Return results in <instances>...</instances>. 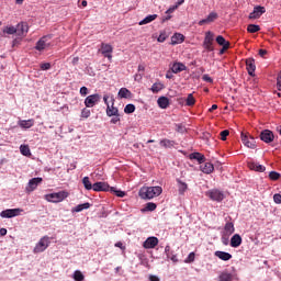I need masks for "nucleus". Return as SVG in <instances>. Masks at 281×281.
Here are the masks:
<instances>
[{"instance_id": "f257e3e1", "label": "nucleus", "mask_w": 281, "mask_h": 281, "mask_svg": "<svg viewBox=\"0 0 281 281\" xmlns=\"http://www.w3.org/2000/svg\"><path fill=\"white\" fill-rule=\"evenodd\" d=\"M161 192H164V189L159 186L157 187H142L138 191V195L140 199L150 201V199H155L157 196H160Z\"/></svg>"}, {"instance_id": "f03ea898", "label": "nucleus", "mask_w": 281, "mask_h": 281, "mask_svg": "<svg viewBox=\"0 0 281 281\" xmlns=\"http://www.w3.org/2000/svg\"><path fill=\"white\" fill-rule=\"evenodd\" d=\"M67 196H69V192L59 191V192L46 194L45 200L48 201V203H63V201H65Z\"/></svg>"}, {"instance_id": "7ed1b4c3", "label": "nucleus", "mask_w": 281, "mask_h": 281, "mask_svg": "<svg viewBox=\"0 0 281 281\" xmlns=\"http://www.w3.org/2000/svg\"><path fill=\"white\" fill-rule=\"evenodd\" d=\"M52 241L49 240V236L42 237L38 243L35 245L33 249V254H43L47 247H49V244Z\"/></svg>"}, {"instance_id": "20e7f679", "label": "nucleus", "mask_w": 281, "mask_h": 281, "mask_svg": "<svg viewBox=\"0 0 281 281\" xmlns=\"http://www.w3.org/2000/svg\"><path fill=\"white\" fill-rule=\"evenodd\" d=\"M202 47H204L206 52H214V33H212L211 31H207L205 33Z\"/></svg>"}, {"instance_id": "39448f33", "label": "nucleus", "mask_w": 281, "mask_h": 281, "mask_svg": "<svg viewBox=\"0 0 281 281\" xmlns=\"http://www.w3.org/2000/svg\"><path fill=\"white\" fill-rule=\"evenodd\" d=\"M47 47H52V35L43 36L35 45L37 52H43V49H47Z\"/></svg>"}, {"instance_id": "423d86ee", "label": "nucleus", "mask_w": 281, "mask_h": 281, "mask_svg": "<svg viewBox=\"0 0 281 281\" xmlns=\"http://www.w3.org/2000/svg\"><path fill=\"white\" fill-rule=\"evenodd\" d=\"M100 100H102V95L99 93L90 94L85 99V106L87 109H93L95 104H99Z\"/></svg>"}, {"instance_id": "0eeeda50", "label": "nucleus", "mask_w": 281, "mask_h": 281, "mask_svg": "<svg viewBox=\"0 0 281 281\" xmlns=\"http://www.w3.org/2000/svg\"><path fill=\"white\" fill-rule=\"evenodd\" d=\"M241 142L247 148H256V138H254V136H251L249 133L241 132Z\"/></svg>"}, {"instance_id": "6e6552de", "label": "nucleus", "mask_w": 281, "mask_h": 281, "mask_svg": "<svg viewBox=\"0 0 281 281\" xmlns=\"http://www.w3.org/2000/svg\"><path fill=\"white\" fill-rule=\"evenodd\" d=\"M206 195L209 196V199H211V201H216L217 203H221V201L225 199V194L223 193V191H220L218 189H212L207 191Z\"/></svg>"}, {"instance_id": "1a4fd4ad", "label": "nucleus", "mask_w": 281, "mask_h": 281, "mask_svg": "<svg viewBox=\"0 0 281 281\" xmlns=\"http://www.w3.org/2000/svg\"><path fill=\"white\" fill-rule=\"evenodd\" d=\"M99 52H101L102 56H104V58H108L109 60L113 59V46L106 43H101V48L99 49Z\"/></svg>"}, {"instance_id": "9d476101", "label": "nucleus", "mask_w": 281, "mask_h": 281, "mask_svg": "<svg viewBox=\"0 0 281 281\" xmlns=\"http://www.w3.org/2000/svg\"><path fill=\"white\" fill-rule=\"evenodd\" d=\"M23 212V209H7L0 213L1 218H14Z\"/></svg>"}, {"instance_id": "9b49d317", "label": "nucleus", "mask_w": 281, "mask_h": 281, "mask_svg": "<svg viewBox=\"0 0 281 281\" xmlns=\"http://www.w3.org/2000/svg\"><path fill=\"white\" fill-rule=\"evenodd\" d=\"M261 142H265V144H271L273 139H276V136L273 135V132L270 130H263L259 135Z\"/></svg>"}, {"instance_id": "f8f14e48", "label": "nucleus", "mask_w": 281, "mask_h": 281, "mask_svg": "<svg viewBox=\"0 0 281 281\" xmlns=\"http://www.w3.org/2000/svg\"><path fill=\"white\" fill-rule=\"evenodd\" d=\"M159 245V239L157 237H148L144 243V249H155Z\"/></svg>"}, {"instance_id": "ddd939ff", "label": "nucleus", "mask_w": 281, "mask_h": 281, "mask_svg": "<svg viewBox=\"0 0 281 281\" xmlns=\"http://www.w3.org/2000/svg\"><path fill=\"white\" fill-rule=\"evenodd\" d=\"M92 190L94 192H109V190H111V187L106 182H95L92 184Z\"/></svg>"}, {"instance_id": "4468645a", "label": "nucleus", "mask_w": 281, "mask_h": 281, "mask_svg": "<svg viewBox=\"0 0 281 281\" xmlns=\"http://www.w3.org/2000/svg\"><path fill=\"white\" fill-rule=\"evenodd\" d=\"M40 183H43V178H32L26 187L27 192H34Z\"/></svg>"}, {"instance_id": "2eb2a0df", "label": "nucleus", "mask_w": 281, "mask_h": 281, "mask_svg": "<svg viewBox=\"0 0 281 281\" xmlns=\"http://www.w3.org/2000/svg\"><path fill=\"white\" fill-rule=\"evenodd\" d=\"M265 12H267V9H265V7L257 5L249 14V19H260V15L265 14Z\"/></svg>"}, {"instance_id": "dca6fc26", "label": "nucleus", "mask_w": 281, "mask_h": 281, "mask_svg": "<svg viewBox=\"0 0 281 281\" xmlns=\"http://www.w3.org/2000/svg\"><path fill=\"white\" fill-rule=\"evenodd\" d=\"M218 19V13L216 12H211L206 19L201 20L198 24L199 25H205L207 23H214Z\"/></svg>"}, {"instance_id": "f3484780", "label": "nucleus", "mask_w": 281, "mask_h": 281, "mask_svg": "<svg viewBox=\"0 0 281 281\" xmlns=\"http://www.w3.org/2000/svg\"><path fill=\"white\" fill-rule=\"evenodd\" d=\"M246 69L249 76H254V72L256 71V60H254V58L246 59Z\"/></svg>"}, {"instance_id": "a211bd4d", "label": "nucleus", "mask_w": 281, "mask_h": 281, "mask_svg": "<svg viewBox=\"0 0 281 281\" xmlns=\"http://www.w3.org/2000/svg\"><path fill=\"white\" fill-rule=\"evenodd\" d=\"M188 67L183 63H175L171 66L172 74H181V71H187Z\"/></svg>"}, {"instance_id": "6ab92c4d", "label": "nucleus", "mask_w": 281, "mask_h": 281, "mask_svg": "<svg viewBox=\"0 0 281 281\" xmlns=\"http://www.w3.org/2000/svg\"><path fill=\"white\" fill-rule=\"evenodd\" d=\"M177 187H178V192L180 196H183L186 192H188V183L183 182L181 179H177Z\"/></svg>"}, {"instance_id": "aec40b11", "label": "nucleus", "mask_w": 281, "mask_h": 281, "mask_svg": "<svg viewBox=\"0 0 281 281\" xmlns=\"http://www.w3.org/2000/svg\"><path fill=\"white\" fill-rule=\"evenodd\" d=\"M117 95L121 99L131 100V98H133V92H131V90L127 88H121Z\"/></svg>"}, {"instance_id": "412c9836", "label": "nucleus", "mask_w": 281, "mask_h": 281, "mask_svg": "<svg viewBox=\"0 0 281 281\" xmlns=\"http://www.w3.org/2000/svg\"><path fill=\"white\" fill-rule=\"evenodd\" d=\"M240 245H243V237L238 234L233 235L231 238V247L237 248L240 247Z\"/></svg>"}, {"instance_id": "4be33fe9", "label": "nucleus", "mask_w": 281, "mask_h": 281, "mask_svg": "<svg viewBox=\"0 0 281 281\" xmlns=\"http://www.w3.org/2000/svg\"><path fill=\"white\" fill-rule=\"evenodd\" d=\"M236 232V228L234 227V222H227L224 226V234L225 236H232Z\"/></svg>"}, {"instance_id": "5701e85b", "label": "nucleus", "mask_w": 281, "mask_h": 281, "mask_svg": "<svg viewBox=\"0 0 281 281\" xmlns=\"http://www.w3.org/2000/svg\"><path fill=\"white\" fill-rule=\"evenodd\" d=\"M189 159H194L198 164H205V156L201 153H192L189 155Z\"/></svg>"}, {"instance_id": "b1692460", "label": "nucleus", "mask_w": 281, "mask_h": 281, "mask_svg": "<svg viewBox=\"0 0 281 281\" xmlns=\"http://www.w3.org/2000/svg\"><path fill=\"white\" fill-rule=\"evenodd\" d=\"M216 258H220V260H224V262H227V260H232V254L226 251L217 250L215 251Z\"/></svg>"}, {"instance_id": "393cba45", "label": "nucleus", "mask_w": 281, "mask_h": 281, "mask_svg": "<svg viewBox=\"0 0 281 281\" xmlns=\"http://www.w3.org/2000/svg\"><path fill=\"white\" fill-rule=\"evenodd\" d=\"M157 104L160 109H168V106H170V99L167 97H160L157 100Z\"/></svg>"}, {"instance_id": "a878e982", "label": "nucleus", "mask_w": 281, "mask_h": 281, "mask_svg": "<svg viewBox=\"0 0 281 281\" xmlns=\"http://www.w3.org/2000/svg\"><path fill=\"white\" fill-rule=\"evenodd\" d=\"M183 41H186V36H183L181 33H176L171 37V45H179V43H183Z\"/></svg>"}, {"instance_id": "bb28decb", "label": "nucleus", "mask_w": 281, "mask_h": 281, "mask_svg": "<svg viewBox=\"0 0 281 281\" xmlns=\"http://www.w3.org/2000/svg\"><path fill=\"white\" fill-rule=\"evenodd\" d=\"M248 168L250 170H255L256 172H265L267 168L262 165L256 164V162H248Z\"/></svg>"}, {"instance_id": "cd10ccee", "label": "nucleus", "mask_w": 281, "mask_h": 281, "mask_svg": "<svg viewBox=\"0 0 281 281\" xmlns=\"http://www.w3.org/2000/svg\"><path fill=\"white\" fill-rule=\"evenodd\" d=\"M18 35L23 36V34H27L30 26H27V23H20L16 26Z\"/></svg>"}, {"instance_id": "c85d7f7f", "label": "nucleus", "mask_w": 281, "mask_h": 281, "mask_svg": "<svg viewBox=\"0 0 281 281\" xmlns=\"http://www.w3.org/2000/svg\"><path fill=\"white\" fill-rule=\"evenodd\" d=\"M201 170L204 175H212V172H214V165L212 162H205L201 166Z\"/></svg>"}, {"instance_id": "c756f323", "label": "nucleus", "mask_w": 281, "mask_h": 281, "mask_svg": "<svg viewBox=\"0 0 281 281\" xmlns=\"http://www.w3.org/2000/svg\"><path fill=\"white\" fill-rule=\"evenodd\" d=\"M34 119H30V120H22L19 122V126L21 128H32V126H34Z\"/></svg>"}, {"instance_id": "7c9ffc66", "label": "nucleus", "mask_w": 281, "mask_h": 281, "mask_svg": "<svg viewBox=\"0 0 281 281\" xmlns=\"http://www.w3.org/2000/svg\"><path fill=\"white\" fill-rule=\"evenodd\" d=\"M217 45H221V47H224V49H229V42L223 37V35H218L216 37Z\"/></svg>"}, {"instance_id": "2f4dec72", "label": "nucleus", "mask_w": 281, "mask_h": 281, "mask_svg": "<svg viewBox=\"0 0 281 281\" xmlns=\"http://www.w3.org/2000/svg\"><path fill=\"white\" fill-rule=\"evenodd\" d=\"M160 146L162 148H175V144H177L175 140H170L168 138H164L160 140Z\"/></svg>"}, {"instance_id": "473e14b6", "label": "nucleus", "mask_w": 281, "mask_h": 281, "mask_svg": "<svg viewBox=\"0 0 281 281\" xmlns=\"http://www.w3.org/2000/svg\"><path fill=\"white\" fill-rule=\"evenodd\" d=\"M91 207V204L89 202H86L83 204H79L71 209L72 214L76 212H82V210H89Z\"/></svg>"}, {"instance_id": "72a5a7b5", "label": "nucleus", "mask_w": 281, "mask_h": 281, "mask_svg": "<svg viewBox=\"0 0 281 281\" xmlns=\"http://www.w3.org/2000/svg\"><path fill=\"white\" fill-rule=\"evenodd\" d=\"M119 114H120V110H117V108L113 106V103H112V106L108 105V108H106V116L108 117H113V115H119Z\"/></svg>"}, {"instance_id": "f704fd0d", "label": "nucleus", "mask_w": 281, "mask_h": 281, "mask_svg": "<svg viewBox=\"0 0 281 281\" xmlns=\"http://www.w3.org/2000/svg\"><path fill=\"white\" fill-rule=\"evenodd\" d=\"M162 89H165L164 83H161V81H158L151 86L150 91L153 93H159V91H162Z\"/></svg>"}, {"instance_id": "c9c22d12", "label": "nucleus", "mask_w": 281, "mask_h": 281, "mask_svg": "<svg viewBox=\"0 0 281 281\" xmlns=\"http://www.w3.org/2000/svg\"><path fill=\"white\" fill-rule=\"evenodd\" d=\"M155 19H157V14L147 15L138 23V25H148V23H153Z\"/></svg>"}, {"instance_id": "e433bc0d", "label": "nucleus", "mask_w": 281, "mask_h": 281, "mask_svg": "<svg viewBox=\"0 0 281 281\" xmlns=\"http://www.w3.org/2000/svg\"><path fill=\"white\" fill-rule=\"evenodd\" d=\"M20 153L24 157H30V155H32V151L30 150V146L29 145H21L20 146Z\"/></svg>"}, {"instance_id": "4c0bfd02", "label": "nucleus", "mask_w": 281, "mask_h": 281, "mask_svg": "<svg viewBox=\"0 0 281 281\" xmlns=\"http://www.w3.org/2000/svg\"><path fill=\"white\" fill-rule=\"evenodd\" d=\"M218 278H220V281H233L234 280V276L229 272H222Z\"/></svg>"}, {"instance_id": "58836bf2", "label": "nucleus", "mask_w": 281, "mask_h": 281, "mask_svg": "<svg viewBox=\"0 0 281 281\" xmlns=\"http://www.w3.org/2000/svg\"><path fill=\"white\" fill-rule=\"evenodd\" d=\"M82 184H83V188H86V190H93V184L91 183V180L89 179V177H83Z\"/></svg>"}, {"instance_id": "ea45409f", "label": "nucleus", "mask_w": 281, "mask_h": 281, "mask_svg": "<svg viewBox=\"0 0 281 281\" xmlns=\"http://www.w3.org/2000/svg\"><path fill=\"white\" fill-rule=\"evenodd\" d=\"M247 32H249V34H256V32H260V25H258V24H249L247 26Z\"/></svg>"}, {"instance_id": "a19ab883", "label": "nucleus", "mask_w": 281, "mask_h": 281, "mask_svg": "<svg viewBox=\"0 0 281 281\" xmlns=\"http://www.w3.org/2000/svg\"><path fill=\"white\" fill-rule=\"evenodd\" d=\"M194 104H196V100L194 99V95H192V93L188 94L187 100H186V105L194 106Z\"/></svg>"}, {"instance_id": "79ce46f5", "label": "nucleus", "mask_w": 281, "mask_h": 281, "mask_svg": "<svg viewBox=\"0 0 281 281\" xmlns=\"http://www.w3.org/2000/svg\"><path fill=\"white\" fill-rule=\"evenodd\" d=\"M155 210H157V204H155L154 202H148L145 205L144 212H155Z\"/></svg>"}, {"instance_id": "37998d69", "label": "nucleus", "mask_w": 281, "mask_h": 281, "mask_svg": "<svg viewBox=\"0 0 281 281\" xmlns=\"http://www.w3.org/2000/svg\"><path fill=\"white\" fill-rule=\"evenodd\" d=\"M74 280L75 281H85V274L80 270H76L74 272Z\"/></svg>"}, {"instance_id": "c03bdc74", "label": "nucleus", "mask_w": 281, "mask_h": 281, "mask_svg": "<svg viewBox=\"0 0 281 281\" xmlns=\"http://www.w3.org/2000/svg\"><path fill=\"white\" fill-rule=\"evenodd\" d=\"M124 113H126L127 115H131V113H135V104L130 103L125 105Z\"/></svg>"}, {"instance_id": "a18cd8bd", "label": "nucleus", "mask_w": 281, "mask_h": 281, "mask_svg": "<svg viewBox=\"0 0 281 281\" xmlns=\"http://www.w3.org/2000/svg\"><path fill=\"white\" fill-rule=\"evenodd\" d=\"M110 192H113V193L116 194L120 199H124V196H126V193H125L124 191L116 190V189L113 188V187L110 188Z\"/></svg>"}, {"instance_id": "49530a36", "label": "nucleus", "mask_w": 281, "mask_h": 281, "mask_svg": "<svg viewBox=\"0 0 281 281\" xmlns=\"http://www.w3.org/2000/svg\"><path fill=\"white\" fill-rule=\"evenodd\" d=\"M3 32L4 34H18V30L14 26H5Z\"/></svg>"}, {"instance_id": "de8ad7c7", "label": "nucleus", "mask_w": 281, "mask_h": 281, "mask_svg": "<svg viewBox=\"0 0 281 281\" xmlns=\"http://www.w3.org/2000/svg\"><path fill=\"white\" fill-rule=\"evenodd\" d=\"M281 175L280 172H277V171H270L269 173V179L271 181H278V179H280Z\"/></svg>"}, {"instance_id": "09e8293b", "label": "nucleus", "mask_w": 281, "mask_h": 281, "mask_svg": "<svg viewBox=\"0 0 281 281\" xmlns=\"http://www.w3.org/2000/svg\"><path fill=\"white\" fill-rule=\"evenodd\" d=\"M228 135H229V130L222 131L220 133V137H221L222 142H225L227 139Z\"/></svg>"}, {"instance_id": "8fccbe9b", "label": "nucleus", "mask_w": 281, "mask_h": 281, "mask_svg": "<svg viewBox=\"0 0 281 281\" xmlns=\"http://www.w3.org/2000/svg\"><path fill=\"white\" fill-rule=\"evenodd\" d=\"M91 116V110L87 109V108H83L82 111H81V117H90Z\"/></svg>"}, {"instance_id": "3c124183", "label": "nucleus", "mask_w": 281, "mask_h": 281, "mask_svg": "<svg viewBox=\"0 0 281 281\" xmlns=\"http://www.w3.org/2000/svg\"><path fill=\"white\" fill-rule=\"evenodd\" d=\"M168 38V35H166V32H161L157 38L158 43H165Z\"/></svg>"}, {"instance_id": "603ef678", "label": "nucleus", "mask_w": 281, "mask_h": 281, "mask_svg": "<svg viewBox=\"0 0 281 281\" xmlns=\"http://www.w3.org/2000/svg\"><path fill=\"white\" fill-rule=\"evenodd\" d=\"M195 255L194 252H190L188 258L184 260L187 265H190L191 262H194Z\"/></svg>"}, {"instance_id": "864d4df0", "label": "nucleus", "mask_w": 281, "mask_h": 281, "mask_svg": "<svg viewBox=\"0 0 281 281\" xmlns=\"http://www.w3.org/2000/svg\"><path fill=\"white\" fill-rule=\"evenodd\" d=\"M79 93H80V95H82L83 98H85L86 95H89V88H88V87H85V86L81 87Z\"/></svg>"}, {"instance_id": "5fc2aeb1", "label": "nucleus", "mask_w": 281, "mask_h": 281, "mask_svg": "<svg viewBox=\"0 0 281 281\" xmlns=\"http://www.w3.org/2000/svg\"><path fill=\"white\" fill-rule=\"evenodd\" d=\"M41 69H42V71H47V70L52 69V64H49V63L41 64Z\"/></svg>"}, {"instance_id": "6e6d98bb", "label": "nucleus", "mask_w": 281, "mask_h": 281, "mask_svg": "<svg viewBox=\"0 0 281 281\" xmlns=\"http://www.w3.org/2000/svg\"><path fill=\"white\" fill-rule=\"evenodd\" d=\"M110 122L111 124H117V122H120V114L112 115V119Z\"/></svg>"}, {"instance_id": "4d7b16f0", "label": "nucleus", "mask_w": 281, "mask_h": 281, "mask_svg": "<svg viewBox=\"0 0 281 281\" xmlns=\"http://www.w3.org/2000/svg\"><path fill=\"white\" fill-rule=\"evenodd\" d=\"M202 80H204V82H214V79H212V77H210V75H203Z\"/></svg>"}, {"instance_id": "13d9d810", "label": "nucleus", "mask_w": 281, "mask_h": 281, "mask_svg": "<svg viewBox=\"0 0 281 281\" xmlns=\"http://www.w3.org/2000/svg\"><path fill=\"white\" fill-rule=\"evenodd\" d=\"M277 89L281 91V71L278 74V77H277Z\"/></svg>"}, {"instance_id": "bf43d9fd", "label": "nucleus", "mask_w": 281, "mask_h": 281, "mask_svg": "<svg viewBox=\"0 0 281 281\" xmlns=\"http://www.w3.org/2000/svg\"><path fill=\"white\" fill-rule=\"evenodd\" d=\"M273 201H274V203L280 204L281 203V194L280 193L274 194L273 195Z\"/></svg>"}, {"instance_id": "052dcab7", "label": "nucleus", "mask_w": 281, "mask_h": 281, "mask_svg": "<svg viewBox=\"0 0 281 281\" xmlns=\"http://www.w3.org/2000/svg\"><path fill=\"white\" fill-rule=\"evenodd\" d=\"M176 131H177L178 133H183V131H186V127H183V125H181V124H177V125H176Z\"/></svg>"}, {"instance_id": "680f3d73", "label": "nucleus", "mask_w": 281, "mask_h": 281, "mask_svg": "<svg viewBox=\"0 0 281 281\" xmlns=\"http://www.w3.org/2000/svg\"><path fill=\"white\" fill-rule=\"evenodd\" d=\"M178 5H173L171 8H169L167 11H166V14H172V12H175V10H177Z\"/></svg>"}, {"instance_id": "e2e57ef3", "label": "nucleus", "mask_w": 281, "mask_h": 281, "mask_svg": "<svg viewBox=\"0 0 281 281\" xmlns=\"http://www.w3.org/2000/svg\"><path fill=\"white\" fill-rule=\"evenodd\" d=\"M114 247H119V249H126V247L124 246V244H122V241H119L116 244H114Z\"/></svg>"}, {"instance_id": "0e129e2a", "label": "nucleus", "mask_w": 281, "mask_h": 281, "mask_svg": "<svg viewBox=\"0 0 281 281\" xmlns=\"http://www.w3.org/2000/svg\"><path fill=\"white\" fill-rule=\"evenodd\" d=\"M259 56H261V58H265V56H267V49H259Z\"/></svg>"}, {"instance_id": "69168bd1", "label": "nucleus", "mask_w": 281, "mask_h": 281, "mask_svg": "<svg viewBox=\"0 0 281 281\" xmlns=\"http://www.w3.org/2000/svg\"><path fill=\"white\" fill-rule=\"evenodd\" d=\"M149 281H159V277H157L155 274H150L149 276Z\"/></svg>"}, {"instance_id": "338daca9", "label": "nucleus", "mask_w": 281, "mask_h": 281, "mask_svg": "<svg viewBox=\"0 0 281 281\" xmlns=\"http://www.w3.org/2000/svg\"><path fill=\"white\" fill-rule=\"evenodd\" d=\"M165 252L167 254V258H170V246L165 247Z\"/></svg>"}, {"instance_id": "774afa93", "label": "nucleus", "mask_w": 281, "mask_h": 281, "mask_svg": "<svg viewBox=\"0 0 281 281\" xmlns=\"http://www.w3.org/2000/svg\"><path fill=\"white\" fill-rule=\"evenodd\" d=\"M8 234V229L0 228V236H5Z\"/></svg>"}]
</instances>
